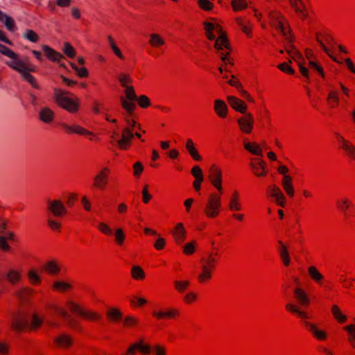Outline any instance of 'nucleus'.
Segmentation results:
<instances>
[{"label":"nucleus","instance_id":"f257e3e1","mask_svg":"<svg viewBox=\"0 0 355 355\" xmlns=\"http://www.w3.org/2000/svg\"><path fill=\"white\" fill-rule=\"evenodd\" d=\"M43 320L37 315H29L24 313H19L13 315L12 327L17 332L26 328L36 329L42 325Z\"/></svg>","mask_w":355,"mask_h":355},{"label":"nucleus","instance_id":"f03ea898","mask_svg":"<svg viewBox=\"0 0 355 355\" xmlns=\"http://www.w3.org/2000/svg\"><path fill=\"white\" fill-rule=\"evenodd\" d=\"M276 28L279 31L290 45L286 46L285 49L287 53L295 61L302 58L301 53L296 49L294 45L292 44L293 42V35L291 33V28L285 26L283 21L279 19L275 25Z\"/></svg>","mask_w":355,"mask_h":355},{"label":"nucleus","instance_id":"7ed1b4c3","mask_svg":"<svg viewBox=\"0 0 355 355\" xmlns=\"http://www.w3.org/2000/svg\"><path fill=\"white\" fill-rule=\"evenodd\" d=\"M54 98L56 103L62 108L71 113L76 112L78 110V99L73 100L67 96L69 92H64L58 88H54Z\"/></svg>","mask_w":355,"mask_h":355},{"label":"nucleus","instance_id":"20e7f679","mask_svg":"<svg viewBox=\"0 0 355 355\" xmlns=\"http://www.w3.org/2000/svg\"><path fill=\"white\" fill-rule=\"evenodd\" d=\"M125 89V98L121 96L120 101L127 114L132 115L137 106L135 102L137 100V96L132 86L126 87Z\"/></svg>","mask_w":355,"mask_h":355},{"label":"nucleus","instance_id":"39448f33","mask_svg":"<svg viewBox=\"0 0 355 355\" xmlns=\"http://www.w3.org/2000/svg\"><path fill=\"white\" fill-rule=\"evenodd\" d=\"M202 263V272L198 275V280L202 283L211 277V270L214 269L216 259L211 253H209L207 257H202L200 260Z\"/></svg>","mask_w":355,"mask_h":355},{"label":"nucleus","instance_id":"423d86ee","mask_svg":"<svg viewBox=\"0 0 355 355\" xmlns=\"http://www.w3.org/2000/svg\"><path fill=\"white\" fill-rule=\"evenodd\" d=\"M7 65L22 75L23 78L28 81L33 87L40 89L39 85L36 83L33 76L28 73L32 71L23 61H17L15 64L7 62Z\"/></svg>","mask_w":355,"mask_h":355},{"label":"nucleus","instance_id":"0eeeda50","mask_svg":"<svg viewBox=\"0 0 355 355\" xmlns=\"http://www.w3.org/2000/svg\"><path fill=\"white\" fill-rule=\"evenodd\" d=\"M220 207V198L216 193H212L205 207V213L207 217L214 218L218 214V209Z\"/></svg>","mask_w":355,"mask_h":355},{"label":"nucleus","instance_id":"6e6552de","mask_svg":"<svg viewBox=\"0 0 355 355\" xmlns=\"http://www.w3.org/2000/svg\"><path fill=\"white\" fill-rule=\"evenodd\" d=\"M214 30L218 34V37L215 40L214 48L218 52L223 50V49H230V44L228 43L227 36L222 31V29L218 24H216Z\"/></svg>","mask_w":355,"mask_h":355},{"label":"nucleus","instance_id":"1a4fd4ad","mask_svg":"<svg viewBox=\"0 0 355 355\" xmlns=\"http://www.w3.org/2000/svg\"><path fill=\"white\" fill-rule=\"evenodd\" d=\"M137 349L139 350V352L144 355H148L151 352V346L148 344H145L144 340H141L132 344L127 349L126 354L135 355Z\"/></svg>","mask_w":355,"mask_h":355},{"label":"nucleus","instance_id":"9d476101","mask_svg":"<svg viewBox=\"0 0 355 355\" xmlns=\"http://www.w3.org/2000/svg\"><path fill=\"white\" fill-rule=\"evenodd\" d=\"M67 304L71 312L82 315L86 318L91 320H98L101 318V316L97 313L92 311H85L82 309L78 304L72 301H69Z\"/></svg>","mask_w":355,"mask_h":355},{"label":"nucleus","instance_id":"9b49d317","mask_svg":"<svg viewBox=\"0 0 355 355\" xmlns=\"http://www.w3.org/2000/svg\"><path fill=\"white\" fill-rule=\"evenodd\" d=\"M243 117L237 120L241 130L245 133H250L254 123L253 116L250 113H245Z\"/></svg>","mask_w":355,"mask_h":355},{"label":"nucleus","instance_id":"f8f14e48","mask_svg":"<svg viewBox=\"0 0 355 355\" xmlns=\"http://www.w3.org/2000/svg\"><path fill=\"white\" fill-rule=\"evenodd\" d=\"M47 209L50 211L53 216L58 217L67 212V209L63 203L59 200H47Z\"/></svg>","mask_w":355,"mask_h":355},{"label":"nucleus","instance_id":"ddd939ff","mask_svg":"<svg viewBox=\"0 0 355 355\" xmlns=\"http://www.w3.org/2000/svg\"><path fill=\"white\" fill-rule=\"evenodd\" d=\"M121 137V138L116 139V141L121 149H126L134 137L132 129L130 128H123Z\"/></svg>","mask_w":355,"mask_h":355},{"label":"nucleus","instance_id":"4468645a","mask_svg":"<svg viewBox=\"0 0 355 355\" xmlns=\"http://www.w3.org/2000/svg\"><path fill=\"white\" fill-rule=\"evenodd\" d=\"M109 169L103 168L94 178V186L100 189H104L108 182Z\"/></svg>","mask_w":355,"mask_h":355},{"label":"nucleus","instance_id":"2eb2a0df","mask_svg":"<svg viewBox=\"0 0 355 355\" xmlns=\"http://www.w3.org/2000/svg\"><path fill=\"white\" fill-rule=\"evenodd\" d=\"M268 190L270 195L275 198L277 204L284 207L285 206L286 197L281 190L275 185L270 186Z\"/></svg>","mask_w":355,"mask_h":355},{"label":"nucleus","instance_id":"dca6fc26","mask_svg":"<svg viewBox=\"0 0 355 355\" xmlns=\"http://www.w3.org/2000/svg\"><path fill=\"white\" fill-rule=\"evenodd\" d=\"M227 101L230 105L236 111L239 112L242 114L245 113L247 106L242 101L239 100V98L233 96H228Z\"/></svg>","mask_w":355,"mask_h":355},{"label":"nucleus","instance_id":"f3484780","mask_svg":"<svg viewBox=\"0 0 355 355\" xmlns=\"http://www.w3.org/2000/svg\"><path fill=\"white\" fill-rule=\"evenodd\" d=\"M304 324L317 339L323 340L327 338V334L324 331L319 329L315 324L304 321Z\"/></svg>","mask_w":355,"mask_h":355},{"label":"nucleus","instance_id":"a211bd4d","mask_svg":"<svg viewBox=\"0 0 355 355\" xmlns=\"http://www.w3.org/2000/svg\"><path fill=\"white\" fill-rule=\"evenodd\" d=\"M42 50L45 53L46 56L54 62L60 63L61 60L64 58V56L61 53L55 51L46 45L42 46Z\"/></svg>","mask_w":355,"mask_h":355},{"label":"nucleus","instance_id":"6ab92c4d","mask_svg":"<svg viewBox=\"0 0 355 355\" xmlns=\"http://www.w3.org/2000/svg\"><path fill=\"white\" fill-rule=\"evenodd\" d=\"M60 125L69 134L77 133L79 135H92V132L79 125L72 126L64 123H62Z\"/></svg>","mask_w":355,"mask_h":355},{"label":"nucleus","instance_id":"aec40b11","mask_svg":"<svg viewBox=\"0 0 355 355\" xmlns=\"http://www.w3.org/2000/svg\"><path fill=\"white\" fill-rule=\"evenodd\" d=\"M55 311L56 313L62 316L67 322L68 326L76 328L78 325V322L73 319L68 313L63 309L60 307H55Z\"/></svg>","mask_w":355,"mask_h":355},{"label":"nucleus","instance_id":"412c9836","mask_svg":"<svg viewBox=\"0 0 355 355\" xmlns=\"http://www.w3.org/2000/svg\"><path fill=\"white\" fill-rule=\"evenodd\" d=\"M297 301L302 306H307L309 304V299L306 293L300 288H296L293 291Z\"/></svg>","mask_w":355,"mask_h":355},{"label":"nucleus","instance_id":"4be33fe9","mask_svg":"<svg viewBox=\"0 0 355 355\" xmlns=\"http://www.w3.org/2000/svg\"><path fill=\"white\" fill-rule=\"evenodd\" d=\"M173 236L178 244H181L184 240L186 231L182 223H178L173 232Z\"/></svg>","mask_w":355,"mask_h":355},{"label":"nucleus","instance_id":"5701e85b","mask_svg":"<svg viewBox=\"0 0 355 355\" xmlns=\"http://www.w3.org/2000/svg\"><path fill=\"white\" fill-rule=\"evenodd\" d=\"M54 112L49 107H45L41 109L39 114L40 119L46 123H51L54 119Z\"/></svg>","mask_w":355,"mask_h":355},{"label":"nucleus","instance_id":"b1692460","mask_svg":"<svg viewBox=\"0 0 355 355\" xmlns=\"http://www.w3.org/2000/svg\"><path fill=\"white\" fill-rule=\"evenodd\" d=\"M214 110L218 116L225 118L227 113V106L223 101L217 99L214 101Z\"/></svg>","mask_w":355,"mask_h":355},{"label":"nucleus","instance_id":"393cba45","mask_svg":"<svg viewBox=\"0 0 355 355\" xmlns=\"http://www.w3.org/2000/svg\"><path fill=\"white\" fill-rule=\"evenodd\" d=\"M0 21L3 24L8 31L12 32L15 30V21L14 19L8 16L7 14L0 10Z\"/></svg>","mask_w":355,"mask_h":355},{"label":"nucleus","instance_id":"a878e982","mask_svg":"<svg viewBox=\"0 0 355 355\" xmlns=\"http://www.w3.org/2000/svg\"><path fill=\"white\" fill-rule=\"evenodd\" d=\"M279 245V256L285 266H289L290 264V257L286 245H285L282 241H278Z\"/></svg>","mask_w":355,"mask_h":355},{"label":"nucleus","instance_id":"bb28decb","mask_svg":"<svg viewBox=\"0 0 355 355\" xmlns=\"http://www.w3.org/2000/svg\"><path fill=\"white\" fill-rule=\"evenodd\" d=\"M55 343L62 347H68L72 344V338L66 334H62L55 338Z\"/></svg>","mask_w":355,"mask_h":355},{"label":"nucleus","instance_id":"cd10ccee","mask_svg":"<svg viewBox=\"0 0 355 355\" xmlns=\"http://www.w3.org/2000/svg\"><path fill=\"white\" fill-rule=\"evenodd\" d=\"M186 148L188 150L189 155L196 161L202 160V157L199 155L197 149L194 146V144L191 139H188L186 143Z\"/></svg>","mask_w":355,"mask_h":355},{"label":"nucleus","instance_id":"c85d7f7f","mask_svg":"<svg viewBox=\"0 0 355 355\" xmlns=\"http://www.w3.org/2000/svg\"><path fill=\"white\" fill-rule=\"evenodd\" d=\"M0 53L11 59L13 60V61H10L12 64H15L17 61H21L19 60L18 55L10 50L9 48L6 46L5 45L0 43Z\"/></svg>","mask_w":355,"mask_h":355},{"label":"nucleus","instance_id":"c756f323","mask_svg":"<svg viewBox=\"0 0 355 355\" xmlns=\"http://www.w3.org/2000/svg\"><path fill=\"white\" fill-rule=\"evenodd\" d=\"M107 316L109 318V320L112 322H118L121 321L123 319V314L122 313L115 309V308H111L107 311Z\"/></svg>","mask_w":355,"mask_h":355},{"label":"nucleus","instance_id":"7c9ffc66","mask_svg":"<svg viewBox=\"0 0 355 355\" xmlns=\"http://www.w3.org/2000/svg\"><path fill=\"white\" fill-rule=\"evenodd\" d=\"M149 37V43L154 48H159L165 43L164 40L157 33L150 34Z\"/></svg>","mask_w":355,"mask_h":355},{"label":"nucleus","instance_id":"2f4dec72","mask_svg":"<svg viewBox=\"0 0 355 355\" xmlns=\"http://www.w3.org/2000/svg\"><path fill=\"white\" fill-rule=\"evenodd\" d=\"M286 308L289 311L297 314L300 318H301L303 320H306L309 318V315H308L307 313L300 310L299 307L293 304H287L286 305Z\"/></svg>","mask_w":355,"mask_h":355},{"label":"nucleus","instance_id":"473e14b6","mask_svg":"<svg viewBox=\"0 0 355 355\" xmlns=\"http://www.w3.org/2000/svg\"><path fill=\"white\" fill-rule=\"evenodd\" d=\"M6 236H0V248L4 251H7L10 249V246L8 244L6 239L14 240L15 234L12 232H5Z\"/></svg>","mask_w":355,"mask_h":355},{"label":"nucleus","instance_id":"72a5a7b5","mask_svg":"<svg viewBox=\"0 0 355 355\" xmlns=\"http://www.w3.org/2000/svg\"><path fill=\"white\" fill-rule=\"evenodd\" d=\"M44 269L51 275H57L60 268L55 261H49L44 266Z\"/></svg>","mask_w":355,"mask_h":355},{"label":"nucleus","instance_id":"f704fd0d","mask_svg":"<svg viewBox=\"0 0 355 355\" xmlns=\"http://www.w3.org/2000/svg\"><path fill=\"white\" fill-rule=\"evenodd\" d=\"M308 272L311 279L318 284H320L324 278L323 275L315 266H310L308 269Z\"/></svg>","mask_w":355,"mask_h":355},{"label":"nucleus","instance_id":"c9c22d12","mask_svg":"<svg viewBox=\"0 0 355 355\" xmlns=\"http://www.w3.org/2000/svg\"><path fill=\"white\" fill-rule=\"evenodd\" d=\"M340 148L350 158L355 159V146L349 141H344V146Z\"/></svg>","mask_w":355,"mask_h":355},{"label":"nucleus","instance_id":"e433bc0d","mask_svg":"<svg viewBox=\"0 0 355 355\" xmlns=\"http://www.w3.org/2000/svg\"><path fill=\"white\" fill-rule=\"evenodd\" d=\"M209 180L211 182L222 179V172L214 165L211 166L209 169Z\"/></svg>","mask_w":355,"mask_h":355},{"label":"nucleus","instance_id":"4c0bfd02","mask_svg":"<svg viewBox=\"0 0 355 355\" xmlns=\"http://www.w3.org/2000/svg\"><path fill=\"white\" fill-rule=\"evenodd\" d=\"M203 24H204V26H205V29L206 31L207 37L209 40H216V37H215V35H214V34L213 33L212 31L216 28V24H212L211 22L205 21L203 23Z\"/></svg>","mask_w":355,"mask_h":355},{"label":"nucleus","instance_id":"58836bf2","mask_svg":"<svg viewBox=\"0 0 355 355\" xmlns=\"http://www.w3.org/2000/svg\"><path fill=\"white\" fill-rule=\"evenodd\" d=\"M178 311L175 309H171L168 311H153V315L158 318H172L177 315Z\"/></svg>","mask_w":355,"mask_h":355},{"label":"nucleus","instance_id":"ea45409f","mask_svg":"<svg viewBox=\"0 0 355 355\" xmlns=\"http://www.w3.org/2000/svg\"><path fill=\"white\" fill-rule=\"evenodd\" d=\"M131 274L132 277L135 279H142L145 277L144 270L139 266H132Z\"/></svg>","mask_w":355,"mask_h":355},{"label":"nucleus","instance_id":"a19ab883","mask_svg":"<svg viewBox=\"0 0 355 355\" xmlns=\"http://www.w3.org/2000/svg\"><path fill=\"white\" fill-rule=\"evenodd\" d=\"M331 311L335 318L340 322H344L346 320V316L342 314L340 310L336 305L332 306Z\"/></svg>","mask_w":355,"mask_h":355},{"label":"nucleus","instance_id":"79ce46f5","mask_svg":"<svg viewBox=\"0 0 355 355\" xmlns=\"http://www.w3.org/2000/svg\"><path fill=\"white\" fill-rule=\"evenodd\" d=\"M237 196L238 193L235 191L233 197L230 199L229 207L232 211H239L241 209V205L239 202Z\"/></svg>","mask_w":355,"mask_h":355},{"label":"nucleus","instance_id":"37998d69","mask_svg":"<svg viewBox=\"0 0 355 355\" xmlns=\"http://www.w3.org/2000/svg\"><path fill=\"white\" fill-rule=\"evenodd\" d=\"M336 204H337L338 209L341 211H343L345 214H346V211L350 205V203L347 198H343L340 200H338Z\"/></svg>","mask_w":355,"mask_h":355},{"label":"nucleus","instance_id":"c03bdc74","mask_svg":"<svg viewBox=\"0 0 355 355\" xmlns=\"http://www.w3.org/2000/svg\"><path fill=\"white\" fill-rule=\"evenodd\" d=\"M63 51L66 55L73 58L76 55V51L73 47L68 42H65L63 47Z\"/></svg>","mask_w":355,"mask_h":355},{"label":"nucleus","instance_id":"a18cd8bd","mask_svg":"<svg viewBox=\"0 0 355 355\" xmlns=\"http://www.w3.org/2000/svg\"><path fill=\"white\" fill-rule=\"evenodd\" d=\"M23 36L25 39L32 42H36L38 40V35L31 29L26 30Z\"/></svg>","mask_w":355,"mask_h":355},{"label":"nucleus","instance_id":"49530a36","mask_svg":"<svg viewBox=\"0 0 355 355\" xmlns=\"http://www.w3.org/2000/svg\"><path fill=\"white\" fill-rule=\"evenodd\" d=\"M238 25L241 27L242 31L248 35H250V28L248 26L249 21L247 20H243L241 18L236 19Z\"/></svg>","mask_w":355,"mask_h":355},{"label":"nucleus","instance_id":"de8ad7c7","mask_svg":"<svg viewBox=\"0 0 355 355\" xmlns=\"http://www.w3.org/2000/svg\"><path fill=\"white\" fill-rule=\"evenodd\" d=\"M6 278L8 279V280L12 283V284H15L17 282H18L20 279V275L19 274L16 272L15 270H10L7 274H6Z\"/></svg>","mask_w":355,"mask_h":355},{"label":"nucleus","instance_id":"09e8293b","mask_svg":"<svg viewBox=\"0 0 355 355\" xmlns=\"http://www.w3.org/2000/svg\"><path fill=\"white\" fill-rule=\"evenodd\" d=\"M108 40H109L110 47L112 48V51L116 54V55L118 56L120 59H123L124 57H123L122 53L121 52L119 49L116 46L114 40L112 39V37L111 36H108Z\"/></svg>","mask_w":355,"mask_h":355},{"label":"nucleus","instance_id":"8fccbe9b","mask_svg":"<svg viewBox=\"0 0 355 355\" xmlns=\"http://www.w3.org/2000/svg\"><path fill=\"white\" fill-rule=\"evenodd\" d=\"M232 6L235 11H238L245 8L247 3L244 0H232Z\"/></svg>","mask_w":355,"mask_h":355},{"label":"nucleus","instance_id":"3c124183","mask_svg":"<svg viewBox=\"0 0 355 355\" xmlns=\"http://www.w3.org/2000/svg\"><path fill=\"white\" fill-rule=\"evenodd\" d=\"M291 5L302 18L304 19L307 17L305 9H301L296 1H291Z\"/></svg>","mask_w":355,"mask_h":355},{"label":"nucleus","instance_id":"603ef678","mask_svg":"<svg viewBox=\"0 0 355 355\" xmlns=\"http://www.w3.org/2000/svg\"><path fill=\"white\" fill-rule=\"evenodd\" d=\"M70 64L71 67L76 71L79 77L84 78L88 76V71L85 67L78 68L75 64L72 62H71Z\"/></svg>","mask_w":355,"mask_h":355},{"label":"nucleus","instance_id":"864d4df0","mask_svg":"<svg viewBox=\"0 0 355 355\" xmlns=\"http://www.w3.org/2000/svg\"><path fill=\"white\" fill-rule=\"evenodd\" d=\"M244 148L251 153L257 155H262L261 150L259 146L253 147L251 144L245 143L244 144Z\"/></svg>","mask_w":355,"mask_h":355},{"label":"nucleus","instance_id":"5fc2aeb1","mask_svg":"<svg viewBox=\"0 0 355 355\" xmlns=\"http://www.w3.org/2000/svg\"><path fill=\"white\" fill-rule=\"evenodd\" d=\"M33 291L28 287L21 288L20 290L16 292V295L21 300H24L26 297V296L31 295Z\"/></svg>","mask_w":355,"mask_h":355},{"label":"nucleus","instance_id":"6e6d98bb","mask_svg":"<svg viewBox=\"0 0 355 355\" xmlns=\"http://www.w3.org/2000/svg\"><path fill=\"white\" fill-rule=\"evenodd\" d=\"M53 287L55 289L60 290L61 291H64L65 290H67L71 287V286L69 284L60 282V281H56L53 283Z\"/></svg>","mask_w":355,"mask_h":355},{"label":"nucleus","instance_id":"4d7b16f0","mask_svg":"<svg viewBox=\"0 0 355 355\" xmlns=\"http://www.w3.org/2000/svg\"><path fill=\"white\" fill-rule=\"evenodd\" d=\"M175 288L180 293H183L184 290L189 285V281H175L174 282Z\"/></svg>","mask_w":355,"mask_h":355},{"label":"nucleus","instance_id":"13d9d810","mask_svg":"<svg viewBox=\"0 0 355 355\" xmlns=\"http://www.w3.org/2000/svg\"><path fill=\"white\" fill-rule=\"evenodd\" d=\"M115 241L118 245H122L125 240V234L123 230L120 228L117 229L114 233Z\"/></svg>","mask_w":355,"mask_h":355},{"label":"nucleus","instance_id":"bf43d9fd","mask_svg":"<svg viewBox=\"0 0 355 355\" xmlns=\"http://www.w3.org/2000/svg\"><path fill=\"white\" fill-rule=\"evenodd\" d=\"M119 81L120 82L121 86L125 88L126 87H128L127 84L132 82V79L130 76L125 73H121L119 76Z\"/></svg>","mask_w":355,"mask_h":355},{"label":"nucleus","instance_id":"052dcab7","mask_svg":"<svg viewBox=\"0 0 355 355\" xmlns=\"http://www.w3.org/2000/svg\"><path fill=\"white\" fill-rule=\"evenodd\" d=\"M138 103L139 106L143 108L148 107L150 105V99L145 95H141L139 98L137 97Z\"/></svg>","mask_w":355,"mask_h":355},{"label":"nucleus","instance_id":"680f3d73","mask_svg":"<svg viewBox=\"0 0 355 355\" xmlns=\"http://www.w3.org/2000/svg\"><path fill=\"white\" fill-rule=\"evenodd\" d=\"M345 329L351 334L349 340L351 341L352 345L355 347V326L348 325L345 327Z\"/></svg>","mask_w":355,"mask_h":355},{"label":"nucleus","instance_id":"e2e57ef3","mask_svg":"<svg viewBox=\"0 0 355 355\" xmlns=\"http://www.w3.org/2000/svg\"><path fill=\"white\" fill-rule=\"evenodd\" d=\"M277 67L283 72L288 73L289 74H294V69L290 67L288 63L283 62L277 66Z\"/></svg>","mask_w":355,"mask_h":355},{"label":"nucleus","instance_id":"0e129e2a","mask_svg":"<svg viewBox=\"0 0 355 355\" xmlns=\"http://www.w3.org/2000/svg\"><path fill=\"white\" fill-rule=\"evenodd\" d=\"M309 67L313 69V70H315L316 71H318L319 73V74L322 76V77H324V73L323 71V69L322 68L321 66H320L319 64H318L316 62H313V61H309Z\"/></svg>","mask_w":355,"mask_h":355},{"label":"nucleus","instance_id":"69168bd1","mask_svg":"<svg viewBox=\"0 0 355 355\" xmlns=\"http://www.w3.org/2000/svg\"><path fill=\"white\" fill-rule=\"evenodd\" d=\"M282 187L288 196H294V188L292 183L282 182Z\"/></svg>","mask_w":355,"mask_h":355},{"label":"nucleus","instance_id":"338daca9","mask_svg":"<svg viewBox=\"0 0 355 355\" xmlns=\"http://www.w3.org/2000/svg\"><path fill=\"white\" fill-rule=\"evenodd\" d=\"M28 275V278L33 284H38L40 282V278L39 275L33 270H30Z\"/></svg>","mask_w":355,"mask_h":355},{"label":"nucleus","instance_id":"774afa93","mask_svg":"<svg viewBox=\"0 0 355 355\" xmlns=\"http://www.w3.org/2000/svg\"><path fill=\"white\" fill-rule=\"evenodd\" d=\"M151 351L155 352V355H166L165 348L159 345L151 346Z\"/></svg>","mask_w":355,"mask_h":355}]
</instances>
